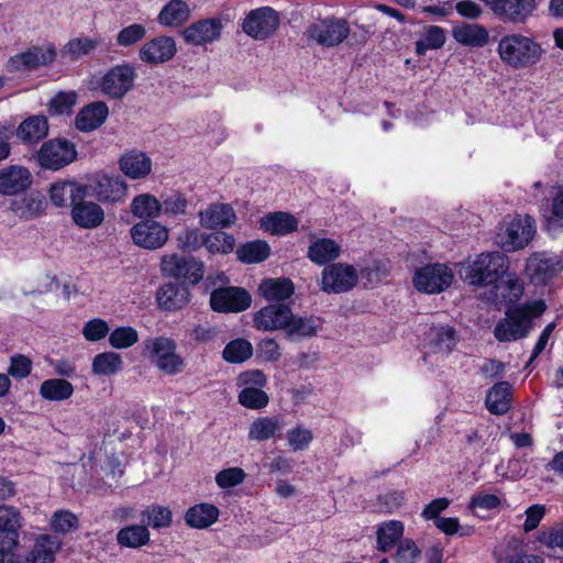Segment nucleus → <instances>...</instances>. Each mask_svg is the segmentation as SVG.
Segmentation results:
<instances>
[{"label": "nucleus", "mask_w": 563, "mask_h": 563, "mask_svg": "<svg viewBox=\"0 0 563 563\" xmlns=\"http://www.w3.org/2000/svg\"><path fill=\"white\" fill-rule=\"evenodd\" d=\"M136 77L132 65L119 64L106 71L98 81V88L110 99L120 100L134 88Z\"/></svg>", "instance_id": "5"}, {"label": "nucleus", "mask_w": 563, "mask_h": 563, "mask_svg": "<svg viewBox=\"0 0 563 563\" xmlns=\"http://www.w3.org/2000/svg\"><path fill=\"white\" fill-rule=\"evenodd\" d=\"M253 354L252 344L245 339H235L229 342L223 352V358L229 363H242L249 360Z\"/></svg>", "instance_id": "51"}, {"label": "nucleus", "mask_w": 563, "mask_h": 563, "mask_svg": "<svg viewBox=\"0 0 563 563\" xmlns=\"http://www.w3.org/2000/svg\"><path fill=\"white\" fill-rule=\"evenodd\" d=\"M282 421L276 417H262L252 422L249 430V439L266 441L282 430Z\"/></svg>", "instance_id": "47"}, {"label": "nucleus", "mask_w": 563, "mask_h": 563, "mask_svg": "<svg viewBox=\"0 0 563 563\" xmlns=\"http://www.w3.org/2000/svg\"><path fill=\"white\" fill-rule=\"evenodd\" d=\"M341 253V246L332 239H316L308 247L307 257L317 265H325L335 261Z\"/></svg>", "instance_id": "36"}, {"label": "nucleus", "mask_w": 563, "mask_h": 563, "mask_svg": "<svg viewBox=\"0 0 563 563\" xmlns=\"http://www.w3.org/2000/svg\"><path fill=\"white\" fill-rule=\"evenodd\" d=\"M511 389L508 382L496 383L486 395L487 410L493 415H505L511 407Z\"/></svg>", "instance_id": "34"}, {"label": "nucleus", "mask_w": 563, "mask_h": 563, "mask_svg": "<svg viewBox=\"0 0 563 563\" xmlns=\"http://www.w3.org/2000/svg\"><path fill=\"white\" fill-rule=\"evenodd\" d=\"M205 246V236L198 229H185L177 236V247L184 252H194Z\"/></svg>", "instance_id": "60"}, {"label": "nucleus", "mask_w": 563, "mask_h": 563, "mask_svg": "<svg viewBox=\"0 0 563 563\" xmlns=\"http://www.w3.org/2000/svg\"><path fill=\"white\" fill-rule=\"evenodd\" d=\"M536 8V0H496L493 12L504 21L525 23Z\"/></svg>", "instance_id": "22"}, {"label": "nucleus", "mask_w": 563, "mask_h": 563, "mask_svg": "<svg viewBox=\"0 0 563 563\" xmlns=\"http://www.w3.org/2000/svg\"><path fill=\"white\" fill-rule=\"evenodd\" d=\"M71 219L79 228L95 229L102 224L104 211L98 203L81 198L71 206Z\"/></svg>", "instance_id": "26"}, {"label": "nucleus", "mask_w": 563, "mask_h": 563, "mask_svg": "<svg viewBox=\"0 0 563 563\" xmlns=\"http://www.w3.org/2000/svg\"><path fill=\"white\" fill-rule=\"evenodd\" d=\"M189 289L180 284L165 283L156 294V299L161 309L165 311H176L183 309L189 302Z\"/></svg>", "instance_id": "27"}, {"label": "nucleus", "mask_w": 563, "mask_h": 563, "mask_svg": "<svg viewBox=\"0 0 563 563\" xmlns=\"http://www.w3.org/2000/svg\"><path fill=\"white\" fill-rule=\"evenodd\" d=\"M109 115V108L103 101H95L84 107L76 115V128L82 132H90L100 128Z\"/></svg>", "instance_id": "30"}, {"label": "nucleus", "mask_w": 563, "mask_h": 563, "mask_svg": "<svg viewBox=\"0 0 563 563\" xmlns=\"http://www.w3.org/2000/svg\"><path fill=\"white\" fill-rule=\"evenodd\" d=\"M190 16L189 5L183 0H170L161 10L157 22L163 26H179Z\"/></svg>", "instance_id": "39"}, {"label": "nucleus", "mask_w": 563, "mask_h": 563, "mask_svg": "<svg viewBox=\"0 0 563 563\" xmlns=\"http://www.w3.org/2000/svg\"><path fill=\"white\" fill-rule=\"evenodd\" d=\"M357 282L358 274L353 265L334 263L322 269L320 288L327 294H342L353 289Z\"/></svg>", "instance_id": "8"}, {"label": "nucleus", "mask_w": 563, "mask_h": 563, "mask_svg": "<svg viewBox=\"0 0 563 563\" xmlns=\"http://www.w3.org/2000/svg\"><path fill=\"white\" fill-rule=\"evenodd\" d=\"M280 23L279 14L271 7H262L251 10L243 20L242 30L256 41H265L271 37Z\"/></svg>", "instance_id": "9"}, {"label": "nucleus", "mask_w": 563, "mask_h": 563, "mask_svg": "<svg viewBox=\"0 0 563 563\" xmlns=\"http://www.w3.org/2000/svg\"><path fill=\"white\" fill-rule=\"evenodd\" d=\"M79 520L69 510H57L51 519V527L55 532L67 533L78 528Z\"/></svg>", "instance_id": "59"}, {"label": "nucleus", "mask_w": 563, "mask_h": 563, "mask_svg": "<svg viewBox=\"0 0 563 563\" xmlns=\"http://www.w3.org/2000/svg\"><path fill=\"white\" fill-rule=\"evenodd\" d=\"M110 332L109 324L99 318L87 321L82 329V335L87 341L97 342L106 338Z\"/></svg>", "instance_id": "63"}, {"label": "nucleus", "mask_w": 563, "mask_h": 563, "mask_svg": "<svg viewBox=\"0 0 563 563\" xmlns=\"http://www.w3.org/2000/svg\"><path fill=\"white\" fill-rule=\"evenodd\" d=\"M164 275L197 285L203 277V263L192 256L164 255L161 261Z\"/></svg>", "instance_id": "10"}, {"label": "nucleus", "mask_w": 563, "mask_h": 563, "mask_svg": "<svg viewBox=\"0 0 563 563\" xmlns=\"http://www.w3.org/2000/svg\"><path fill=\"white\" fill-rule=\"evenodd\" d=\"M205 246L212 254H228L233 251L235 239L227 232L217 231L205 236Z\"/></svg>", "instance_id": "52"}, {"label": "nucleus", "mask_w": 563, "mask_h": 563, "mask_svg": "<svg viewBox=\"0 0 563 563\" xmlns=\"http://www.w3.org/2000/svg\"><path fill=\"white\" fill-rule=\"evenodd\" d=\"M219 517V509L207 503L190 507L185 514L186 523L196 529H206L213 525Z\"/></svg>", "instance_id": "37"}, {"label": "nucleus", "mask_w": 563, "mask_h": 563, "mask_svg": "<svg viewBox=\"0 0 563 563\" xmlns=\"http://www.w3.org/2000/svg\"><path fill=\"white\" fill-rule=\"evenodd\" d=\"M200 224L206 229H222L232 225L235 211L228 203H213L199 212Z\"/></svg>", "instance_id": "28"}, {"label": "nucleus", "mask_w": 563, "mask_h": 563, "mask_svg": "<svg viewBox=\"0 0 563 563\" xmlns=\"http://www.w3.org/2000/svg\"><path fill=\"white\" fill-rule=\"evenodd\" d=\"M161 216L178 218L187 214L189 201L185 194L176 190L159 196Z\"/></svg>", "instance_id": "44"}, {"label": "nucleus", "mask_w": 563, "mask_h": 563, "mask_svg": "<svg viewBox=\"0 0 563 563\" xmlns=\"http://www.w3.org/2000/svg\"><path fill=\"white\" fill-rule=\"evenodd\" d=\"M563 271V260L558 255L534 254L527 261L526 272L530 279L541 284Z\"/></svg>", "instance_id": "17"}, {"label": "nucleus", "mask_w": 563, "mask_h": 563, "mask_svg": "<svg viewBox=\"0 0 563 563\" xmlns=\"http://www.w3.org/2000/svg\"><path fill=\"white\" fill-rule=\"evenodd\" d=\"M60 549V541L48 534L38 536L24 563H54L55 554Z\"/></svg>", "instance_id": "32"}, {"label": "nucleus", "mask_w": 563, "mask_h": 563, "mask_svg": "<svg viewBox=\"0 0 563 563\" xmlns=\"http://www.w3.org/2000/svg\"><path fill=\"white\" fill-rule=\"evenodd\" d=\"M131 212L141 219L155 220L161 217L159 197L151 194L135 196L131 202Z\"/></svg>", "instance_id": "46"}, {"label": "nucleus", "mask_w": 563, "mask_h": 563, "mask_svg": "<svg viewBox=\"0 0 563 563\" xmlns=\"http://www.w3.org/2000/svg\"><path fill=\"white\" fill-rule=\"evenodd\" d=\"M21 520V514L16 508L8 505L0 506V544L8 548L19 545Z\"/></svg>", "instance_id": "24"}, {"label": "nucleus", "mask_w": 563, "mask_h": 563, "mask_svg": "<svg viewBox=\"0 0 563 563\" xmlns=\"http://www.w3.org/2000/svg\"><path fill=\"white\" fill-rule=\"evenodd\" d=\"M146 35L143 24L133 23L121 29L115 36V44L120 47H131L141 42Z\"/></svg>", "instance_id": "53"}, {"label": "nucleus", "mask_w": 563, "mask_h": 563, "mask_svg": "<svg viewBox=\"0 0 563 563\" xmlns=\"http://www.w3.org/2000/svg\"><path fill=\"white\" fill-rule=\"evenodd\" d=\"M497 52L503 63L514 69L534 66L543 54L541 45L533 37L520 33L504 35L499 40Z\"/></svg>", "instance_id": "2"}, {"label": "nucleus", "mask_w": 563, "mask_h": 563, "mask_svg": "<svg viewBox=\"0 0 563 563\" xmlns=\"http://www.w3.org/2000/svg\"><path fill=\"white\" fill-rule=\"evenodd\" d=\"M322 321L319 317L314 316H295L291 312V321L288 322L286 328V336L291 341H299L317 335L321 329Z\"/></svg>", "instance_id": "31"}, {"label": "nucleus", "mask_w": 563, "mask_h": 563, "mask_svg": "<svg viewBox=\"0 0 563 563\" xmlns=\"http://www.w3.org/2000/svg\"><path fill=\"white\" fill-rule=\"evenodd\" d=\"M245 472L241 467H229L216 475V483L220 488H232L244 482Z\"/></svg>", "instance_id": "61"}, {"label": "nucleus", "mask_w": 563, "mask_h": 563, "mask_svg": "<svg viewBox=\"0 0 563 563\" xmlns=\"http://www.w3.org/2000/svg\"><path fill=\"white\" fill-rule=\"evenodd\" d=\"M117 541L122 547L140 548L150 541V531L143 525L128 526L118 531Z\"/></svg>", "instance_id": "49"}, {"label": "nucleus", "mask_w": 563, "mask_h": 563, "mask_svg": "<svg viewBox=\"0 0 563 563\" xmlns=\"http://www.w3.org/2000/svg\"><path fill=\"white\" fill-rule=\"evenodd\" d=\"M76 157L75 144L66 139L44 142L36 155L40 166L49 170H59L73 163Z\"/></svg>", "instance_id": "7"}, {"label": "nucleus", "mask_w": 563, "mask_h": 563, "mask_svg": "<svg viewBox=\"0 0 563 563\" xmlns=\"http://www.w3.org/2000/svg\"><path fill=\"white\" fill-rule=\"evenodd\" d=\"M76 102L75 91H60L51 99L48 111L52 115L69 114Z\"/></svg>", "instance_id": "54"}, {"label": "nucleus", "mask_w": 563, "mask_h": 563, "mask_svg": "<svg viewBox=\"0 0 563 563\" xmlns=\"http://www.w3.org/2000/svg\"><path fill=\"white\" fill-rule=\"evenodd\" d=\"M89 188L91 195L102 203L122 201L128 192L126 184L120 176L97 175Z\"/></svg>", "instance_id": "19"}, {"label": "nucleus", "mask_w": 563, "mask_h": 563, "mask_svg": "<svg viewBox=\"0 0 563 563\" xmlns=\"http://www.w3.org/2000/svg\"><path fill=\"white\" fill-rule=\"evenodd\" d=\"M507 269V258L504 254L499 252L482 253L464 267L463 278L473 286L498 288L497 283L504 277Z\"/></svg>", "instance_id": "3"}, {"label": "nucleus", "mask_w": 563, "mask_h": 563, "mask_svg": "<svg viewBox=\"0 0 563 563\" xmlns=\"http://www.w3.org/2000/svg\"><path fill=\"white\" fill-rule=\"evenodd\" d=\"M268 395L256 387H244L239 394V402L250 409H261L267 406Z\"/></svg>", "instance_id": "56"}, {"label": "nucleus", "mask_w": 563, "mask_h": 563, "mask_svg": "<svg viewBox=\"0 0 563 563\" xmlns=\"http://www.w3.org/2000/svg\"><path fill=\"white\" fill-rule=\"evenodd\" d=\"M421 554L420 549L411 539H404L399 542L395 554L396 563H416Z\"/></svg>", "instance_id": "62"}, {"label": "nucleus", "mask_w": 563, "mask_h": 563, "mask_svg": "<svg viewBox=\"0 0 563 563\" xmlns=\"http://www.w3.org/2000/svg\"><path fill=\"white\" fill-rule=\"evenodd\" d=\"M291 311L285 303L267 305L255 312L254 327L263 331L286 330L288 322L291 321Z\"/></svg>", "instance_id": "16"}, {"label": "nucleus", "mask_w": 563, "mask_h": 563, "mask_svg": "<svg viewBox=\"0 0 563 563\" xmlns=\"http://www.w3.org/2000/svg\"><path fill=\"white\" fill-rule=\"evenodd\" d=\"M176 52L175 40L161 35L144 43L139 51V57L147 65H159L170 60Z\"/></svg>", "instance_id": "18"}, {"label": "nucleus", "mask_w": 563, "mask_h": 563, "mask_svg": "<svg viewBox=\"0 0 563 563\" xmlns=\"http://www.w3.org/2000/svg\"><path fill=\"white\" fill-rule=\"evenodd\" d=\"M251 295L243 288L223 287L210 295V306L219 312H240L251 306Z\"/></svg>", "instance_id": "13"}, {"label": "nucleus", "mask_w": 563, "mask_h": 563, "mask_svg": "<svg viewBox=\"0 0 563 563\" xmlns=\"http://www.w3.org/2000/svg\"><path fill=\"white\" fill-rule=\"evenodd\" d=\"M271 254L269 245L262 240H255L241 245L236 250V257L245 264L261 263Z\"/></svg>", "instance_id": "48"}, {"label": "nucleus", "mask_w": 563, "mask_h": 563, "mask_svg": "<svg viewBox=\"0 0 563 563\" xmlns=\"http://www.w3.org/2000/svg\"><path fill=\"white\" fill-rule=\"evenodd\" d=\"M453 272L443 264H429L415 274V287L427 294H438L445 290L453 282Z\"/></svg>", "instance_id": "12"}, {"label": "nucleus", "mask_w": 563, "mask_h": 563, "mask_svg": "<svg viewBox=\"0 0 563 563\" xmlns=\"http://www.w3.org/2000/svg\"><path fill=\"white\" fill-rule=\"evenodd\" d=\"M144 350L154 358L156 367L166 375H176L183 372L185 360L177 354L176 342L167 336L147 338L143 342Z\"/></svg>", "instance_id": "4"}, {"label": "nucleus", "mask_w": 563, "mask_h": 563, "mask_svg": "<svg viewBox=\"0 0 563 563\" xmlns=\"http://www.w3.org/2000/svg\"><path fill=\"white\" fill-rule=\"evenodd\" d=\"M75 388L64 378H48L40 385V396L48 401H65L74 395Z\"/></svg>", "instance_id": "41"}, {"label": "nucleus", "mask_w": 563, "mask_h": 563, "mask_svg": "<svg viewBox=\"0 0 563 563\" xmlns=\"http://www.w3.org/2000/svg\"><path fill=\"white\" fill-rule=\"evenodd\" d=\"M137 340V331L132 327H119L109 334L110 345L119 350L128 349L134 345Z\"/></svg>", "instance_id": "55"}, {"label": "nucleus", "mask_w": 563, "mask_h": 563, "mask_svg": "<svg viewBox=\"0 0 563 563\" xmlns=\"http://www.w3.org/2000/svg\"><path fill=\"white\" fill-rule=\"evenodd\" d=\"M46 206L45 196L38 191H32L12 200L11 210L20 219L31 220L42 216L46 210Z\"/></svg>", "instance_id": "29"}, {"label": "nucleus", "mask_w": 563, "mask_h": 563, "mask_svg": "<svg viewBox=\"0 0 563 563\" xmlns=\"http://www.w3.org/2000/svg\"><path fill=\"white\" fill-rule=\"evenodd\" d=\"M258 291L265 300L280 303L294 295L295 286L289 278H266L260 284Z\"/></svg>", "instance_id": "35"}, {"label": "nucleus", "mask_w": 563, "mask_h": 563, "mask_svg": "<svg viewBox=\"0 0 563 563\" xmlns=\"http://www.w3.org/2000/svg\"><path fill=\"white\" fill-rule=\"evenodd\" d=\"M32 368V360L24 354L16 353L10 357L7 375L21 380L30 376Z\"/></svg>", "instance_id": "58"}, {"label": "nucleus", "mask_w": 563, "mask_h": 563, "mask_svg": "<svg viewBox=\"0 0 563 563\" xmlns=\"http://www.w3.org/2000/svg\"><path fill=\"white\" fill-rule=\"evenodd\" d=\"M405 531L400 520H388L377 527V549L380 552H388L399 541Z\"/></svg>", "instance_id": "42"}, {"label": "nucleus", "mask_w": 563, "mask_h": 563, "mask_svg": "<svg viewBox=\"0 0 563 563\" xmlns=\"http://www.w3.org/2000/svg\"><path fill=\"white\" fill-rule=\"evenodd\" d=\"M31 172L21 165H10L0 169V194L16 196L31 187Z\"/></svg>", "instance_id": "21"}, {"label": "nucleus", "mask_w": 563, "mask_h": 563, "mask_svg": "<svg viewBox=\"0 0 563 563\" xmlns=\"http://www.w3.org/2000/svg\"><path fill=\"white\" fill-rule=\"evenodd\" d=\"M350 25L346 20L327 18L310 24L305 31L308 42H314L324 47L341 44L350 35Z\"/></svg>", "instance_id": "6"}, {"label": "nucleus", "mask_w": 563, "mask_h": 563, "mask_svg": "<svg viewBox=\"0 0 563 563\" xmlns=\"http://www.w3.org/2000/svg\"><path fill=\"white\" fill-rule=\"evenodd\" d=\"M87 197V189L75 181H57L51 185L49 199L56 207L66 206L70 200L73 206L77 200Z\"/></svg>", "instance_id": "33"}, {"label": "nucleus", "mask_w": 563, "mask_h": 563, "mask_svg": "<svg viewBox=\"0 0 563 563\" xmlns=\"http://www.w3.org/2000/svg\"><path fill=\"white\" fill-rule=\"evenodd\" d=\"M429 349L432 353L449 354L456 345V332L452 327L434 328L428 335Z\"/></svg>", "instance_id": "43"}, {"label": "nucleus", "mask_w": 563, "mask_h": 563, "mask_svg": "<svg viewBox=\"0 0 563 563\" xmlns=\"http://www.w3.org/2000/svg\"><path fill=\"white\" fill-rule=\"evenodd\" d=\"M133 242L147 250L162 247L168 240V229L155 220H143L131 228Z\"/></svg>", "instance_id": "14"}, {"label": "nucleus", "mask_w": 563, "mask_h": 563, "mask_svg": "<svg viewBox=\"0 0 563 563\" xmlns=\"http://www.w3.org/2000/svg\"><path fill=\"white\" fill-rule=\"evenodd\" d=\"M223 24L219 18L201 19L189 24L183 31L186 43L202 46L218 41L221 36Z\"/></svg>", "instance_id": "15"}, {"label": "nucleus", "mask_w": 563, "mask_h": 563, "mask_svg": "<svg viewBox=\"0 0 563 563\" xmlns=\"http://www.w3.org/2000/svg\"><path fill=\"white\" fill-rule=\"evenodd\" d=\"M56 57V49L53 45L47 47L35 46L29 51L11 57L8 62V69L11 71H23L49 65Z\"/></svg>", "instance_id": "20"}, {"label": "nucleus", "mask_w": 563, "mask_h": 563, "mask_svg": "<svg viewBox=\"0 0 563 563\" xmlns=\"http://www.w3.org/2000/svg\"><path fill=\"white\" fill-rule=\"evenodd\" d=\"M100 43L101 41L99 38H91L88 36L75 37L64 45L60 49V54L64 58L75 62L91 54Z\"/></svg>", "instance_id": "45"}, {"label": "nucleus", "mask_w": 563, "mask_h": 563, "mask_svg": "<svg viewBox=\"0 0 563 563\" xmlns=\"http://www.w3.org/2000/svg\"><path fill=\"white\" fill-rule=\"evenodd\" d=\"M261 228L272 234L285 235L297 230V219L286 212H273L262 218Z\"/></svg>", "instance_id": "40"}, {"label": "nucleus", "mask_w": 563, "mask_h": 563, "mask_svg": "<svg viewBox=\"0 0 563 563\" xmlns=\"http://www.w3.org/2000/svg\"><path fill=\"white\" fill-rule=\"evenodd\" d=\"M452 35L456 42L465 46L481 47L488 41L487 30L479 24H467L455 26Z\"/></svg>", "instance_id": "38"}, {"label": "nucleus", "mask_w": 563, "mask_h": 563, "mask_svg": "<svg viewBox=\"0 0 563 563\" xmlns=\"http://www.w3.org/2000/svg\"><path fill=\"white\" fill-rule=\"evenodd\" d=\"M543 299L530 300L506 311L494 328V335L499 342H512L528 336L533 329V319L547 311Z\"/></svg>", "instance_id": "1"}, {"label": "nucleus", "mask_w": 563, "mask_h": 563, "mask_svg": "<svg viewBox=\"0 0 563 563\" xmlns=\"http://www.w3.org/2000/svg\"><path fill=\"white\" fill-rule=\"evenodd\" d=\"M119 167L130 179H144L152 172V159L142 151L131 150L121 155Z\"/></svg>", "instance_id": "25"}, {"label": "nucleus", "mask_w": 563, "mask_h": 563, "mask_svg": "<svg viewBox=\"0 0 563 563\" xmlns=\"http://www.w3.org/2000/svg\"><path fill=\"white\" fill-rule=\"evenodd\" d=\"M48 121L45 115L34 114L24 119L15 130L16 139L26 146H35L48 134Z\"/></svg>", "instance_id": "23"}, {"label": "nucleus", "mask_w": 563, "mask_h": 563, "mask_svg": "<svg viewBox=\"0 0 563 563\" xmlns=\"http://www.w3.org/2000/svg\"><path fill=\"white\" fill-rule=\"evenodd\" d=\"M122 368V358L118 353L103 352L92 360V372L97 375L111 376Z\"/></svg>", "instance_id": "50"}, {"label": "nucleus", "mask_w": 563, "mask_h": 563, "mask_svg": "<svg viewBox=\"0 0 563 563\" xmlns=\"http://www.w3.org/2000/svg\"><path fill=\"white\" fill-rule=\"evenodd\" d=\"M142 517L147 518V523L154 529L167 528L172 523V511L167 507L151 506L142 511Z\"/></svg>", "instance_id": "57"}, {"label": "nucleus", "mask_w": 563, "mask_h": 563, "mask_svg": "<svg viewBox=\"0 0 563 563\" xmlns=\"http://www.w3.org/2000/svg\"><path fill=\"white\" fill-rule=\"evenodd\" d=\"M312 439L313 435L311 430L301 426H297L287 432L288 444L294 451L307 449Z\"/></svg>", "instance_id": "64"}, {"label": "nucleus", "mask_w": 563, "mask_h": 563, "mask_svg": "<svg viewBox=\"0 0 563 563\" xmlns=\"http://www.w3.org/2000/svg\"><path fill=\"white\" fill-rule=\"evenodd\" d=\"M536 234V223L530 216L516 217L498 234L499 244L506 252L523 249Z\"/></svg>", "instance_id": "11"}]
</instances>
